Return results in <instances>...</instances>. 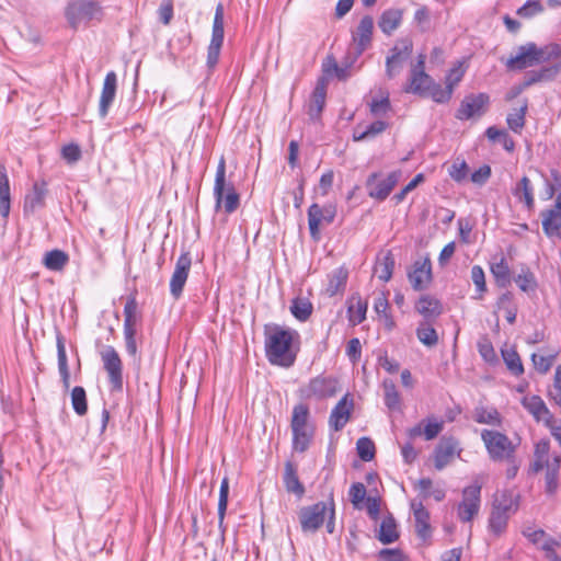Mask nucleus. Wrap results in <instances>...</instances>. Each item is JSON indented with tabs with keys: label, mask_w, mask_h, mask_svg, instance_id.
<instances>
[{
	"label": "nucleus",
	"mask_w": 561,
	"mask_h": 561,
	"mask_svg": "<svg viewBox=\"0 0 561 561\" xmlns=\"http://www.w3.org/2000/svg\"><path fill=\"white\" fill-rule=\"evenodd\" d=\"M542 62H550L552 65L528 72L524 87L556 78L561 70V45L551 43L543 47H538L535 43H527L520 46L518 53L508 58L505 65L508 70H523Z\"/></svg>",
	"instance_id": "1"
},
{
	"label": "nucleus",
	"mask_w": 561,
	"mask_h": 561,
	"mask_svg": "<svg viewBox=\"0 0 561 561\" xmlns=\"http://www.w3.org/2000/svg\"><path fill=\"white\" fill-rule=\"evenodd\" d=\"M299 334L296 330L284 329L278 325L266 333L265 352L266 357L273 365L290 367L297 356V348L294 346Z\"/></svg>",
	"instance_id": "2"
},
{
	"label": "nucleus",
	"mask_w": 561,
	"mask_h": 561,
	"mask_svg": "<svg viewBox=\"0 0 561 561\" xmlns=\"http://www.w3.org/2000/svg\"><path fill=\"white\" fill-rule=\"evenodd\" d=\"M214 197L216 210L224 209L226 214L234 213L240 206V195L232 183L226 180V161L221 157L215 176Z\"/></svg>",
	"instance_id": "3"
},
{
	"label": "nucleus",
	"mask_w": 561,
	"mask_h": 561,
	"mask_svg": "<svg viewBox=\"0 0 561 561\" xmlns=\"http://www.w3.org/2000/svg\"><path fill=\"white\" fill-rule=\"evenodd\" d=\"M518 510L517 497L510 491H503L494 496L489 529L495 536H501L507 527L510 517Z\"/></svg>",
	"instance_id": "4"
},
{
	"label": "nucleus",
	"mask_w": 561,
	"mask_h": 561,
	"mask_svg": "<svg viewBox=\"0 0 561 561\" xmlns=\"http://www.w3.org/2000/svg\"><path fill=\"white\" fill-rule=\"evenodd\" d=\"M290 427L294 449L299 453L306 451L314 434V426L309 421V409L306 404L294 407Z\"/></svg>",
	"instance_id": "5"
},
{
	"label": "nucleus",
	"mask_w": 561,
	"mask_h": 561,
	"mask_svg": "<svg viewBox=\"0 0 561 561\" xmlns=\"http://www.w3.org/2000/svg\"><path fill=\"white\" fill-rule=\"evenodd\" d=\"M66 18L73 28L88 26L91 22H100L103 10L98 2L91 0H77L66 10Z\"/></svg>",
	"instance_id": "6"
},
{
	"label": "nucleus",
	"mask_w": 561,
	"mask_h": 561,
	"mask_svg": "<svg viewBox=\"0 0 561 561\" xmlns=\"http://www.w3.org/2000/svg\"><path fill=\"white\" fill-rule=\"evenodd\" d=\"M481 489L479 479L463 488L461 501L456 505L457 517L462 523H471L480 513L481 508Z\"/></svg>",
	"instance_id": "7"
},
{
	"label": "nucleus",
	"mask_w": 561,
	"mask_h": 561,
	"mask_svg": "<svg viewBox=\"0 0 561 561\" xmlns=\"http://www.w3.org/2000/svg\"><path fill=\"white\" fill-rule=\"evenodd\" d=\"M481 438L485 445L490 458L494 461L511 460L515 454L516 446L503 433L491 430H483Z\"/></svg>",
	"instance_id": "8"
},
{
	"label": "nucleus",
	"mask_w": 561,
	"mask_h": 561,
	"mask_svg": "<svg viewBox=\"0 0 561 561\" xmlns=\"http://www.w3.org/2000/svg\"><path fill=\"white\" fill-rule=\"evenodd\" d=\"M330 508L329 502H318L299 510L298 517L301 530L306 534L316 533L324 523Z\"/></svg>",
	"instance_id": "9"
},
{
	"label": "nucleus",
	"mask_w": 561,
	"mask_h": 561,
	"mask_svg": "<svg viewBox=\"0 0 561 561\" xmlns=\"http://www.w3.org/2000/svg\"><path fill=\"white\" fill-rule=\"evenodd\" d=\"M224 5L219 3L216 7L211 39L207 49V67L214 69L218 64L220 50L224 44Z\"/></svg>",
	"instance_id": "10"
},
{
	"label": "nucleus",
	"mask_w": 561,
	"mask_h": 561,
	"mask_svg": "<svg viewBox=\"0 0 561 561\" xmlns=\"http://www.w3.org/2000/svg\"><path fill=\"white\" fill-rule=\"evenodd\" d=\"M335 216L336 206L334 204H327L324 206H320L316 203L312 204L308 209V226L311 238L319 240L320 227L332 224Z\"/></svg>",
	"instance_id": "11"
},
{
	"label": "nucleus",
	"mask_w": 561,
	"mask_h": 561,
	"mask_svg": "<svg viewBox=\"0 0 561 561\" xmlns=\"http://www.w3.org/2000/svg\"><path fill=\"white\" fill-rule=\"evenodd\" d=\"M413 44L409 38H402L396 43L386 60L388 78L396 77L403 68L404 62L412 54Z\"/></svg>",
	"instance_id": "12"
},
{
	"label": "nucleus",
	"mask_w": 561,
	"mask_h": 561,
	"mask_svg": "<svg viewBox=\"0 0 561 561\" xmlns=\"http://www.w3.org/2000/svg\"><path fill=\"white\" fill-rule=\"evenodd\" d=\"M425 59V55H419L416 64L411 68L409 85L405 88V92L424 95L430 91L433 85V79L424 70Z\"/></svg>",
	"instance_id": "13"
},
{
	"label": "nucleus",
	"mask_w": 561,
	"mask_h": 561,
	"mask_svg": "<svg viewBox=\"0 0 561 561\" xmlns=\"http://www.w3.org/2000/svg\"><path fill=\"white\" fill-rule=\"evenodd\" d=\"M103 367L108 375V381L114 389L123 387V364L122 359L113 346H106L101 352Z\"/></svg>",
	"instance_id": "14"
},
{
	"label": "nucleus",
	"mask_w": 561,
	"mask_h": 561,
	"mask_svg": "<svg viewBox=\"0 0 561 561\" xmlns=\"http://www.w3.org/2000/svg\"><path fill=\"white\" fill-rule=\"evenodd\" d=\"M461 454L459 442L454 437H443L434 451V466L437 470H443L456 457Z\"/></svg>",
	"instance_id": "15"
},
{
	"label": "nucleus",
	"mask_w": 561,
	"mask_h": 561,
	"mask_svg": "<svg viewBox=\"0 0 561 561\" xmlns=\"http://www.w3.org/2000/svg\"><path fill=\"white\" fill-rule=\"evenodd\" d=\"M400 179V172H390L386 178H379L373 174L367 181L369 196L379 201H383L391 193Z\"/></svg>",
	"instance_id": "16"
},
{
	"label": "nucleus",
	"mask_w": 561,
	"mask_h": 561,
	"mask_svg": "<svg viewBox=\"0 0 561 561\" xmlns=\"http://www.w3.org/2000/svg\"><path fill=\"white\" fill-rule=\"evenodd\" d=\"M337 380L331 376H318L305 389L307 398L325 399L335 396Z\"/></svg>",
	"instance_id": "17"
},
{
	"label": "nucleus",
	"mask_w": 561,
	"mask_h": 561,
	"mask_svg": "<svg viewBox=\"0 0 561 561\" xmlns=\"http://www.w3.org/2000/svg\"><path fill=\"white\" fill-rule=\"evenodd\" d=\"M410 507L413 512L414 527L417 537L421 538L423 541H427L432 537L433 533L430 523V512L425 508L423 502L417 500H412L410 503Z\"/></svg>",
	"instance_id": "18"
},
{
	"label": "nucleus",
	"mask_w": 561,
	"mask_h": 561,
	"mask_svg": "<svg viewBox=\"0 0 561 561\" xmlns=\"http://www.w3.org/2000/svg\"><path fill=\"white\" fill-rule=\"evenodd\" d=\"M354 408V401L348 393H346L332 409L329 425L335 432L341 431L351 419Z\"/></svg>",
	"instance_id": "19"
},
{
	"label": "nucleus",
	"mask_w": 561,
	"mask_h": 561,
	"mask_svg": "<svg viewBox=\"0 0 561 561\" xmlns=\"http://www.w3.org/2000/svg\"><path fill=\"white\" fill-rule=\"evenodd\" d=\"M488 103L489 95L485 93L468 95L461 102L456 116L459 119H470L474 116H480Z\"/></svg>",
	"instance_id": "20"
},
{
	"label": "nucleus",
	"mask_w": 561,
	"mask_h": 561,
	"mask_svg": "<svg viewBox=\"0 0 561 561\" xmlns=\"http://www.w3.org/2000/svg\"><path fill=\"white\" fill-rule=\"evenodd\" d=\"M522 405L537 422H542L545 425L549 424L551 419H553L545 401L539 396H525L522 399Z\"/></svg>",
	"instance_id": "21"
},
{
	"label": "nucleus",
	"mask_w": 561,
	"mask_h": 561,
	"mask_svg": "<svg viewBox=\"0 0 561 561\" xmlns=\"http://www.w3.org/2000/svg\"><path fill=\"white\" fill-rule=\"evenodd\" d=\"M47 195L46 182H35L30 193L26 194L23 204V211L25 215L34 214L36 210L45 206V198Z\"/></svg>",
	"instance_id": "22"
},
{
	"label": "nucleus",
	"mask_w": 561,
	"mask_h": 561,
	"mask_svg": "<svg viewBox=\"0 0 561 561\" xmlns=\"http://www.w3.org/2000/svg\"><path fill=\"white\" fill-rule=\"evenodd\" d=\"M117 89V76L114 71L107 72L105 76L103 88L100 96L99 113L101 117H105L111 105L114 102Z\"/></svg>",
	"instance_id": "23"
},
{
	"label": "nucleus",
	"mask_w": 561,
	"mask_h": 561,
	"mask_svg": "<svg viewBox=\"0 0 561 561\" xmlns=\"http://www.w3.org/2000/svg\"><path fill=\"white\" fill-rule=\"evenodd\" d=\"M542 228L548 236L557 234L561 228V193L556 198L554 206L542 213Z\"/></svg>",
	"instance_id": "24"
},
{
	"label": "nucleus",
	"mask_w": 561,
	"mask_h": 561,
	"mask_svg": "<svg viewBox=\"0 0 561 561\" xmlns=\"http://www.w3.org/2000/svg\"><path fill=\"white\" fill-rule=\"evenodd\" d=\"M416 311L424 318V321L431 322L438 318L443 312V306L435 297L421 296L415 305Z\"/></svg>",
	"instance_id": "25"
},
{
	"label": "nucleus",
	"mask_w": 561,
	"mask_h": 561,
	"mask_svg": "<svg viewBox=\"0 0 561 561\" xmlns=\"http://www.w3.org/2000/svg\"><path fill=\"white\" fill-rule=\"evenodd\" d=\"M373 30H374L373 18L369 15L364 16L360 20V22L356 28V32L353 35V39L357 45L358 54H362L369 45V43L371 41Z\"/></svg>",
	"instance_id": "26"
},
{
	"label": "nucleus",
	"mask_w": 561,
	"mask_h": 561,
	"mask_svg": "<svg viewBox=\"0 0 561 561\" xmlns=\"http://www.w3.org/2000/svg\"><path fill=\"white\" fill-rule=\"evenodd\" d=\"M368 304L358 294H354L347 301V317L353 325L362 323L366 319Z\"/></svg>",
	"instance_id": "27"
},
{
	"label": "nucleus",
	"mask_w": 561,
	"mask_h": 561,
	"mask_svg": "<svg viewBox=\"0 0 561 561\" xmlns=\"http://www.w3.org/2000/svg\"><path fill=\"white\" fill-rule=\"evenodd\" d=\"M550 451V443L548 439H541L535 445L534 450V461L530 466V470L534 473L541 471L543 468H548V465H551V460L549 457Z\"/></svg>",
	"instance_id": "28"
},
{
	"label": "nucleus",
	"mask_w": 561,
	"mask_h": 561,
	"mask_svg": "<svg viewBox=\"0 0 561 561\" xmlns=\"http://www.w3.org/2000/svg\"><path fill=\"white\" fill-rule=\"evenodd\" d=\"M414 488L420 492V501L433 497L436 502H442L446 496L445 490L440 486H434L430 478L420 479L414 483Z\"/></svg>",
	"instance_id": "29"
},
{
	"label": "nucleus",
	"mask_w": 561,
	"mask_h": 561,
	"mask_svg": "<svg viewBox=\"0 0 561 561\" xmlns=\"http://www.w3.org/2000/svg\"><path fill=\"white\" fill-rule=\"evenodd\" d=\"M409 280H431L432 263L428 256H421L414 261L408 271Z\"/></svg>",
	"instance_id": "30"
},
{
	"label": "nucleus",
	"mask_w": 561,
	"mask_h": 561,
	"mask_svg": "<svg viewBox=\"0 0 561 561\" xmlns=\"http://www.w3.org/2000/svg\"><path fill=\"white\" fill-rule=\"evenodd\" d=\"M11 209L10 182L7 169L0 165V215L7 219Z\"/></svg>",
	"instance_id": "31"
},
{
	"label": "nucleus",
	"mask_w": 561,
	"mask_h": 561,
	"mask_svg": "<svg viewBox=\"0 0 561 561\" xmlns=\"http://www.w3.org/2000/svg\"><path fill=\"white\" fill-rule=\"evenodd\" d=\"M284 485L287 492L294 493L298 499L305 494V486L300 482L297 471L291 462L285 465Z\"/></svg>",
	"instance_id": "32"
},
{
	"label": "nucleus",
	"mask_w": 561,
	"mask_h": 561,
	"mask_svg": "<svg viewBox=\"0 0 561 561\" xmlns=\"http://www.w3.org/2000/svg\"><path fill=\"white\" fill-rule=\"evenodd\" d=\"M138 322V304L136 297L130 295L124 307V332H137Z\"/></svg>",
	"instance_id": "33"
},
{
	"label": "nucleus",
	"mask_w": 561,
	"mask_h": 561,
	"mask_svg": "<svg viewBox=\"0 0 561 561\" xmlns=\"http://www.w3.org/2000/svg\"><path fill=\"white\" fill-rule=\"evenodd\" d=\"M327 96V82L324 79H320L312 92L310 104H309V114L311 117H317L323 110Z\"/></svg>",
	"instance_id": "34"
},
{
	"label": "nucleus",
	"mask_w": 561,
	"mask_h": 561,
	"mask_svg": "<svg viewBox=\"0 0 561 561\" xmlns=\"http://www.w3.org/2000/svg\"><path fill=\"white\" fill-rule=\"evenodd\" d=\"M313 310L312 304L307 297L300 295L296 296L290 305L291 314L299 321L309 319Z\"/></svg>",
	"instance_id": "35"
},
{
	"label": "nucleus",
	"mask_w": 561,
	"mask_h": 561,
	"mask_svg": "<svg viewBox=\"0 0 561 561\" xmlns=\"http://www.w3.org/2000/svg\"><path fill=\"white\" fill-rule=\"evenodd\" d=\"M514 196L524 202L527 209H531L534 207V191L530 184V180L527 176L522 178V180L516 184V187L513 190Z\"/></svg>",
	"instance_id": "36"
},
{
	"label": "nucleus",
	"mask_w": 561,
	"mask_h": 561,
	"mask_svg": "<svg viewBox=\"0 0 561 561\" xmlns=\"http://www.w3.org/2000/svg\"><path fill=\"white\" fill-rule=\"evenodd\" d=\"M394 267V260L390 252L386 253L383 256L378 257L374 274L378 278V280H390L392 277Z\"/></svg>",
	"instance_id": "37"
},
{
	"label": "nucleus",
	"mask_w": 561,
	"mask_h": 561,
	"mask_svg": "<svg viewBox=\"0 0 561 561\" xmlns=\"http://www.w3.org/2000/svg\"><path fill=\"white\" fill-rule=\"evenodd\" d=\"M503 360L507 369L514 376H520L524 373V366L522 359L514 347H504L501 351Z\"/></svg>",
	"instance_id": "38"
},
{
	"label": "nucleus",
	"mask_w": 561,
	"mask_h": 561,
	"mask_svg": "<svg viewBox=\"0 0 561 561\" xmlns=\"http://www.w3.org/2000/svg\"><path fill=\"white\" fill-rule=\"evenodd\" d=\"M561 457L554 455L551 465H548L546 472V492L550 495L554 494L558 490V476L560 470Z\"/></svg>",
	"instance_id": "39"
},
{
	"label": "nucleus",
	"mask_w": 561,
	"mask_h": 561,
	"mask_svg": "<svg viewBox=\"0 0 561 561\" xmlns=\"http://www.w3.org/2000/svg\"><path fill=\"white\" fill-rule=\"evenodd\" d=\"M402 20V12L397 9H390L382 13L379 20V27L386 34H391L399 27Z\"/></svg>",
	"instance_id": "40"
},
{
	"label": "nucleus",
	"mask_w": 561,
	"mask_h": 561,
	"mask_svg": "<svg viewBox=\"0 0 561 561\" xmlns=\"http://www.w3.org/2000/svg\"><path fill=\"white\" fill-rule=\"evenodd\" d=\"M57 357H58V369L61 376L64 387L69 388L70 385V373L68 368V360L66 354V347L62 337H57Z\"/></svg>",
	"instance_id": "41"
},
{
	"label": "nucleus",
	"mask_w": 561,
	"mask_h": 561,
	"mask_svg": "<svg viewBox=\"0 0 561 561\" xmlns=\"http://www.w3.org/2000/svg\"><path fill=\"white\" fill-rule=\"evenodd\" d=\"M416 336L422 344L428 347L435 346L438 342L437 332L428 321H422L419 324Z\"/></svg>",
	"instance_id": "42"
},
{
	"label": "nucleus",
	"mask_w": 561,
	"mask_h": 561,
	"mask_svg": "<svg viewBox=\"0 0 561 561\" xmlns=\"http://www.w3.org/2000/svg\"><path fill=\"white\" fill-rule=\"evenodd\" d=\"M399 538L396 520L392 517L381 522L378 539L385 543H392Z\"/></svg>",
	"instance_id": "43"
},
{
	"label": "nucleus",
	"mask_w": 561,
	"mask_h": 561,
	"mask_svg": "<svg viewBox=\"0 0 561 561\" xmlns=\"http://www.w3.org/2000/svg\"><path fill=\"white\" fill-rule=\"evenodd\" d=\"M386 128L387 124L385 122L376 121L363 130L359 127L355 128L353 139L355 141H362L365 139L374 138L377 135L381 134Z\"/></svg>",
	"instance_id": "44"
},
{
	"label": "nucleus",
	"mask_w": 561,
	"mask_h": 561,
	"mask_svg": "<svg viewBox=\"0 0 561 561\" xmlns=\"http://www.w3.org/2000/svg\"><path fill=\"white\" fill-rule=\"evenodd\" d=\"M473 417L474 421L480 424L499 425L501 423L500 413L493 408L486 409L479 407L474 410Z\"/></svg>",
	"instance_id": "45"
},
{
	"label": "nucleus",
	"mask_w": 561,
	"mask_h": 561,
	"mask_svg": "<svg viewBox=\"0 0 561 561\" xmlns=\"http://www.w3.org/2000/svg\"><path fill=\"white\" fill-rule=\"evenodd\" d=\"M68 262V255L60 250H53L47 252L44 257V264L51 271L61 270Z\"/></svg>",
	"instance_id": "46"
},
{
	"label": "nucleus",
	"mask_w": 561,
	"mask_h": 561,
	"mask_svg": "<svg viewBox=\"0 0 561 561\" xmlns=\"http://www.w3.org/2000/svg\"><path fill=\"white\" fill-rule=\"evenodd\" d=\"M71 404H72L75 412L78 415L82 416L87 413V411H88L87 394H85V390L82 387L77 386L72 389Z\"/></svg>",
	"instance_id": "47"
},
{
	"label": "nucleus",
	"mask_w": 561,
	"mask_h": 561,
	"mask_svg": "<svg viewBox=\"0 0 561 561\" xmlns=\"http://www.w3.org/2000/svg\"><path fill=\"white\" fill-rule=\"evenodd\" d=\"M497 309L503 310L507 322L511 324L515 322L517 309L512 302L511 293H504L497 300Z\"/></svg>",
	"instance_id": "48"
},
{
	"label": "nucleus",
	"mask_w": 561,
	"mask_h": 561,
	"mask_svg": "<svg viewBox=\"0 0 561 561\" xmlns=\"http://www.w3.org/2000/svg\"><path fill=\"white\" fill-rule=\"evenodd\" d=\"M385 391V404L389 409H396L400 404V394L392 380L386 379L382 383Z\"/></svg>",
	"instance_id": "49"
},
{
	"label": "nucleus",
	"mask_w": 561,
	"mask_h": 561,
	"mask_svg": "<svg viewBox=\"0 0 561 561\" xmlns=\"http://www.w3.org/2000/svg\"><path fill=\"white\" fill-rule=\"evenodd\" d=\"M356 449L363 461H370L375 457V444L368 437H360L356 443Z\"/></svg>",
	"instance_id": "50"
},
{
	"label": "nucleus",
	"mask_w": 561,
	"mask_h": 561,
	"mask_svg": "<svg viewBox=\"0 0 561 561\" xmlns=\"http://www.w3.org/2000/svg\"><path fill=\"white\" fill-rule=\"evenodd\" d=\"M527 111V104H524L518 110H515L514 113L508 114L507 116V125L514 133H520L525 125V114Z\"/></svg>",
	"instance_id": "51"
},
{
	"label": "nucleus",
	"mask_w": 561,
	"mask_h": 561,
	"mask_svg": "<svg viewBox=\"0 0 561 561\" xmlns=\"http://www.w3.org/2000/svg\"><path fill=\"white\" fill-rule=\"evenodd\" d=\"M228 495H229V482L228 478H224L220 484L219 490V500H218V518L219 524L221 525L225 519L227 506H228Z\"/></svg>",
	"instance_id": "52"
},
{
	"label": "nucleus",
	"mask_w": 561,
	"mask_h": 561,
	"mask_svg": "<svg viewBox=\"0 0 561 561\" xmlns=\"http://www.w3.org/2000/svg\"><path fill=\"white\" fill-rule=\"evenodd\" d=\"M556 357V354L540 355L534 353L531 355V360L537 371H539L540 374H546L553 365Z\"/></svg>",
	"instance_id": "53"
},
{
	"label": "nucleus",
	"mask_w": 561,
	"mask_h": 561,
	"mask_svg": "<svg viewBox=\"0 0 561 561\" xmlns=\"http://www.w3.org/2000/svg\"><path fill=\"white\" fill-rule=\"evenodd\" d=\"M477 346L479 354L486 363L493 364L497 360L495 350L488 337L480 339Z\"/></svg>",
	"instance_id": "54"
},
{
	"label": "nucleus",
	"mask_w": 561,
	"mask_h": 561,
	"mask_svg": "<svg viewBox=\"0 0 561 561\" xmlns=\"http://www.w3.org/2000/svg\"><path fill=\"white\" fill-rule=\"evenodd\" d=\"M191 267V257L183 254L179 257L171 280H186Z\"/></svg>",
	"instance_id": "55"
},
{
	"label": "nucleus",
	"mask_w": 561,
	"mask_h": 561,
	"mask_svg": "<svg viewBox=\"0 0 561 561\" xmlns=\"http://www.w3.org/2000/svg\"><path fill=\"white\" fill-rule=\"evenodd\" d=\"M453 93L454 91L447 85L442 88L439 84L433 82V85L426 94L431 95L436 103H446L451 99Z\"/></svg>",
	"instance_id": "56"
},
{
	"label": "nucleus",
	"mask_w": 561,
	"mask_h": 561,
	"mask_svg": "<svg viewBox=\"0 0 561 561\" xmlns=\"http://www.w3.org/2000/svg\"><path fill=\"white\" fill-rule=\"evenodd\" d=\"M466 72L462 62L454 66L446 76V85L454 91L455 87L461 81Z\"/></svg>",
	"instance_id": "57"
},
{
	"label": "nucleus",
	"mask_w": 561,
	"mask_h": 561,
	"mask_svg": "<svg viewBox=\"0 0 561 561\" xmlns=\"http://www.w3.org/2000/svg\"><path fill=\"white\" fill-rule=\"evenodd\" d=\"M444 422L436 419H427L426 425L423 430V435L426 440H432L443 431Z\"/></svg>",
	"instance_id": "58"
},
{
	"label": "nucleus",
	"mask_w": 561,
	"mask_h": 561,
	"mask_svg": "<svg viewBox=\"0 0 561 561\" xmlns=\"http://www.w3.org/2000/svg\"><path fill=\"white\" fill-rule=\"evenodd\" d=\"M366 496V488L363 483L356 482L351 485L350 497L353 505L357 508L360 507V503Z\"/></svg>",
	"instance_id": "59"
},
{
	"label": "nucleus",
	"mask_w": 561,
	"mask_h": 561,
	"mask_svg": "<svg viewBox=\"0 0 561 561\" xmlns=\"http://www.w3.org/2000/svg\"><path fill=\"white\" fill-rule=\"evenodd\" d=\"M424 182V175L419 173L414 176L412 181H410L398 194L394 195V199L397 203H401L405 196L412 192L417 185Z\"/></svg>",
	"instance_id": "60"
},
{
	"label": "nucleus",
	"mask_w": 561,
	"mask_h": 561,
	"mask_svg": "<svg viewBox=\"0 0 561 561\" xmlns=\"http://www.w3.org/2000/svg\"><path fill=\"white\" fill-rule=\"evenodd\" d=\"M542 11V5L539 1L528 0L523 7L517 10V14L524 18L533 16Z\"/></svg>",
	"instance_id": "61"
},
{
	"label": "nucleus",
	"mask_w": 561,
	"mask_h": 561,
	"mask_svg": "<svg viewBox=\"0 0 561 561\" xmlns=\"http://www.w3.org/2000/svg\"><path fill=\"white\" fill-rule=\"evenodd\" d=\"M457 225H458V229H459L460 240L467 244L471 243L472 242L471 232H472L473 226L470 222V220L465 219V218H459Z\"/></svg>",
	"instance_id": "62"
},
{
	"label": "nucleus",
	"mask_w": 561,
	"mask_h": 561,
	"mask_svg": "<svg viewBox=\"0 0 561 561\" xmlns=\"http://www.w3.org/2000/svg\"><path fill=\"white\" fill-rule=\"evenodd\" d=\"M390 108L389 98L374 99L370 103V112L375 116H383Z\"/></svg>",
	"instance_id": "63"
},
{
	"label": "nucleus",
	"mask_w": 561,
	"mask_h": 561,
	"mask_svg": "<svg viewBox=\"0 0 561 561\" xmlns=\"http://www.w3.org/2000/svg\"><path fill=\"white\" fill-rule=\"evenodd\" d=\"M491 272L496 280H505L508 275V266L504 257H500L499 261L492 262Z\"/></svg>",
	"instance_id": "64"
}]
</instances>
